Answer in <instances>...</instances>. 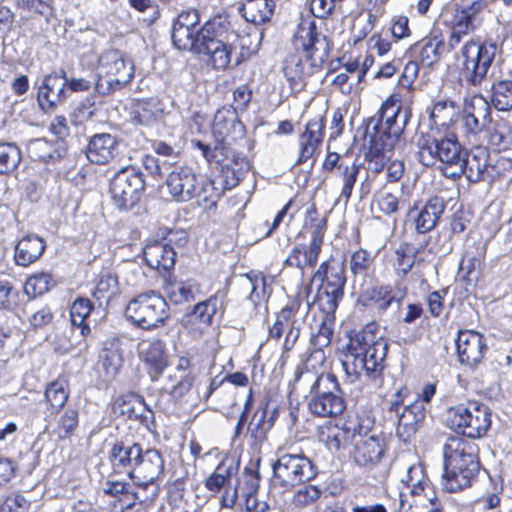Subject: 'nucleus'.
<instances>
[{"mask_svg":"<svg viewBox=\"0 0 512 512\" xmlns=\"http://www.w3.org/2000/svg\"><path fill=\"white\" fill-rule=\"evenodd\" d=\"M359 172L360 165L353 160L342 167L340 166V170L334 172V176L342 182L340 197L346 202H348L352 195Z\"/></svg>","mask_w":512,"mask_h":512,"instance_id":"a18cd8bd","label":"nucleus"},{"mask_svg":"<svg viewBox=\"0 0 512 512\" xmlns=\"http://www.w3.org/2000/svg\"><path fill=\"white\" fill-rule=\"evenodd\" d=\"M21 160L18 147L12 143H0V174L15 169Z\"/></svg>","mask_w":512,"mask_h":512,"instance_id":"0e129e2a","label":"nucleus"},{"mask_svg":"<svg viewBox=\"0 0 512 512\" xmlns=\"http://www.w3.org/2000/svg\"><path fill=\"white\" fill-rule=\"evenodd\" d=\"M53 286V280L48 273H38L30 276L24 286V291L32 297L40 296L50 290Z\"/></svg>","mask_w":512,"mask_h":512,"instance_id":"e2e57ef3","label":"nucleus"},{"mask_svg":"<svg viewBox=\"0 0 512 512\" xmlns=\"http://www.w3.org/2000/svg\"><path fill=\"white\" fill-rule=\"evenodd\" d=\"M18 9L39 15L49 21L54 14L53 0H14Z\"/></svg>","mask_w":512,"mask_h":512,"instance_id":"13d9d810","label":"nucleus"},{"mask_svg":"<svg viewBox=\"0 0 512 512\" xmlns=\"http://www.w3.org/2000/svg\"><path fill=\"white\" fill-rule=\"evenodd\" d=\"M491 102L499 111L512 109V81L500 80L492 84Z\"/></svg>","mask_w":512,"mask_h":512,"instance_id":"09e8293b","label":"nucleus"},{"mask_svg":"<svg viewBox=\"0 0 512 512\" xmlns=\"http://www.w3.org/2000/svg\"><path fill=\"white\" fill-rule=\"evenodd\" d=\"M60 141H49L46 138L32 139L27 143L28 156L33 161L54 162L63 157L66 147Z\"/></svg>","mask_w":512,"mask_h":512,"instance_id":"4c0bfd02","label":"nucleus"},{"mask_svg":"<svg viewBox=\"0 0 512 512\" xmlns=\"http://www.w3.org/2000/svg\"><path fill=\"white\" fill-rule=\"evenodd\" d=\"M66 85L64 70L45 75L37 91L39 107L46 112L63 104L69 96Z\"/></svg>","mask_w":512,"mask_h":512,"instance_id":"412c9836","label":"nucleus"},{"mask_svg":"<svg viewBox=\"0 0 512 512\" xmlns=\"http://www.w3.org/2000/svg\"><path fill=\"white\" fill-rule=\"evenodd\" d=\"M373 258L371 254L362 248L356 250L350 258L349 268L354 275H365L372 265Z\"/></svg>","mask_w":512,"mask_h":512,"instance_id":"338daca9","label":"nucleus"},{"mask_svg":"<svg viewBox=\"0 0 512 512\" xmlns=\"http://www.w3.org/2000/svg\"><path fill=\"white\" fill-rule=\"evenodd\" d=\"M69 396L68 384L65 379L58 378L52 381L45 390V398L51 407L62 409Z\"/></svg>","mask_w":512,"mask_h":512,"instance_id":"5fc2aeb1","label":"nucleus"},{"mask_svg":"<svg viewBox=\"0 0 512 512\" xmlns=\"http://www.w3.org/2000/svg\"><path fill=\"white\" fill-rule=\"evenodd\" d=\"M46 249L45 240L36 235L23 236L15 245L14 260L18 266L27 267L41 258Z\"/></svg>","mask_w":512,"mask_h":512,"instance_id":"2f4dec72","label":"nucleus"},{"mask_svg":"<svg viewBox=\"0 0 512 512\" xmlns=\"http://www.w3.org/2000/svg\"><path fill=\"white\" fill-rule=\"evenodd\" d=\"M446 422L449 428L471 439L483 437L491 426V412L488 406L469 401L450 407Z\"/></svg>","mask_w":512,"mask_h":512,"instance_id":"9d476101","label":"nucleus"},{"mask_svg":"<svg viewBox=\"0 0 512 512\" xmlns=\"http://www.w3.org/2000/svg\"><path fill=\"white\" fill-rule=\"evenodd\" d=\"M246 286L250 289L248 300L257 306L261 301L268 298L270 289L266 277L261 273H249L245 275Z\"/></svg>","mask_w":512,"mask_h":512,"instance_id":"49530a36","label":"nucleus"},{"mask_svg":"<svg viewBox=\"0 0 512 512\" xmlns=\"http://www.w3.org/2000/svg\"><path fill=\"white\" fill-rule=\"evenodd\" d=\"M236 468L233 463L222 461L215 469V471L206 478L205 487L212 493H218L221 489H225L230 485L231 478L235 473Z\"/></svg>","mask_w":512,"mask_h":512,"instance_id":"c03bdc74","label":"nucleus"},{"mask_svg":"<svg viewBox=\"0 0 512 512\" xmlns=\"http://www.w3.org/2000/svg\"><path fill=\"white\" fill-rule=\"evenodd\" d=\"M332 335L333 329L331 322L326 320L321 321L317 332L311 336V343L315 346V350L310 354V358L319 359L320 361L325 359L323 348L330 344Z\"/></svg>","mask_w":512,"mask_h":512,"instance_id":"864d4df0","label":"nucleus"},{"mask_svg":"<svg viewBox=\"0 0 512 512\" xmlns=\"http://www.w3.org/2000/svg\"><path fill=\"white\" fill-rule=\"evenodd\" d=\"M195 192L196 193L194 198L197 199L199 205H203L206 209H212L216 207V204L220 198V192L214 186L213 181L199 178Z\"/></svg>","mask_w":512,"mask_h":512,"instance_id":"6e6d98bb","label":"nucleus"},{"mask_svg":"<svg viewBox=\"0 0 512 512\" xmlns=\"http://www.w3.org/2000/svg\"><path fill=\"white\" fill-rule=\"evenodd\" d=\"M165 460L160 450L156 448H143L138 464L132 475L138 490L133 493L140 502L153 500L159 493L156 481L162 476Z\"/></svg>","mask_w":512,"mask_h":512,"instance_id":"ddd939ff","label":"nucleus"},{"mask_svg":"<svg viewBox=\"0 0 512 512\" xmlns=\"http://www.w3.org/2000/svg\"><path fill=\"white\" fill-rule=\"evenodd\" d=\"M199 178L191 166L174 167L166 179L169 194L177 202H188L194 199Z\"/></svg>","mask_w":512,"mask_h":512,"instance_id":"4be33fe9","label":"nucleus"},{"mask_svg":"<svg viewBox=\"0 0 512 512\" xmlns=\"http://www.w3.org/2000/svg\"><path fill=\"white\" fill-rule=\"evenodd\" d=\"M462 127L467 134L477 135L491 124V107L482 96H472L465 101L461 116Z\"/></svg>","mask_w":512,"mask_h":512,"instance_id":"5701e85b","label":"nucleus"},{"mask_svg":"<svg viewBox=\"0 0 512 512\" xmlns=\"http://www.w3.org/2000/svg\"><path fill=\"white\" fill-rule=\"evenodd\" d=\"M417 160L424 166H434L437 162L445 165V169L461 171L464 151L454 136L437 138L429 133H421L416 140Z\"/></svg>","mask_w":512,"mask_h":512,"instance_id":"6e6552de","label":"nucleus"},{"mask_svg":"<svg viewBox=\"0 0 512 512\" xmlns=\"http://www.w3.org/2000/svg\"><path fill=\"white\" fill-rule=\"evenodd\" d=\"M458 357L462 364L476 367L483 359L487 350L484 337L475 331H460L456 339Z\"/></svg>","mask_w":512,"mask_h":512,"instance_id":"a878e982","label":"nucleus"},{"mask_svg":"<svg viewBox=\"0 0 512 512\" xmlns=\"http://www.w3.org/2000/svg\"><path fill=\"white\" fill-rule=\"evenodd\" d=\"M486 7L482 0H474L467 5H462L455 10L448 22L449 38L447 46L454 50L462 39L474 33L481 25V13Z\"/></svg>","mask_w":512,"mask_h":512,"instance_id":"f3484780","label":"nucleus"},{"mask_svg":"<svg viewBox=\"0 0 512 512\" xmlns=\"http://www.w3.org/2000/svg\"><path fill=\"white\" fill-rule=\"evenodd\" d=\"M143 446L132 441H117L113 444L109 459L114 470H123L131 479L142 455Z\"/></svg>","mask_w":512,"mask_h":512,"instance_id":"bb28decb","label":"nucleus"},{"mask_svg":"<svg viewBox=\"0 0 512 512\" xmlns=\"http://www.w3.org/2000/svg\"><path fill=\"white\" fill-rule=\"evenodd\" d=\"M91 311L92 303L87 298L76 299L70 308V319L75 329L74 332L78 331L83 338H86L91 332L89 325L85 323ZM79 346H82L80 350H86L88 348L86 339H84L83 343L79 342Z\"/></svg>","mask_w":512,"mask_h":512,"instance_id":"79ce46f5","label":"nucleus"},{"mask_svg":"<svg viewBox=\"0 0 512 512\" xmlns=\"http://www.w3.org/2000/svg\"><path fill=\"white\" fill-rule=\"evenodd\" d=\"M273 481L285 489L308 482L317 475L313 462L303 454H283L272 464Z\"/></svg>","mask_w":512,"mask_h":512,"instance_id":"2eb2a0df","label":"nucleus"},{"mask_svg":"<svg viewBox=\"0 0 512 512\" xmlns=\"http://www.w3.org/2000/svg\"><path fill=\"white\" fill-rule=\"evenodd\" d=\"M117 140L108 133H100L92 136L88 142L86 155L90 162L107 164L115 157Z\"/></svg>","mask_w":512,"mask_h":512,"instance_id":"473e14b6","label":"nucleus"},{"mask_svg":"<svg viewBox=\"0 0 512 512\" xmlns=\"http://www.w3.org/2000/svg\"><path fill=\"white\" fill-rule=\"evenodd\" d=\"M295 53L286 57L283 72L288 81L298 84L313 74L328 59L330 46L317 31L314 21H301L293 37Z\"/></svg>","mask_w":512,"mask_h":512,"instance_id":"7ed1b4c3","label":"nucleus"},{"mask_svg":"<svg viewBox=\"0 0 512 512\" xmlns=\"http://www.w3.org/2000/svg\"><path fill=\"white\" fill-rule=\"evenodd\" d=\"M387 350V342L376 336L372 325L355 332L340 357L346 382L355 383L363 373L370 378H377L384 368Z\"/></svg>","mask_w":512,"mask_h":512,"instance_id":"f03ea898","label":"nucleus"},{"mask_svg":"<svg viewBox=\"0 0 512 512\" xmlns=\"http://www.w3.org/2000/svg\"><path fill=\"white\" fill-rule=\"evenodd\" d=\"M347 431H352L353 442L355 438H364L373 433H380L375 427L374 417L368 414L357 415L355 422L347 426Z\"/></svg>","mask_w":512,"mask_h":512,"instance_id":"69168bd1","label":"nucleus"},{"mask_svg":"<svg viewBox=\"0 0 512 512\" xmlns=\"http://www.w3.org/2000/svg\"><path fill=\"white\" fill-rule=\"evenodd\" d=\"M144 190V175L132 166L119 170L110 181L111 199L119 210L133 208L140 201Z\"/></svg>","mask_w":512,"mask_h":512,"instance_id":"4468645a","label":"nucleus"},{"mask_svg":"<svg viewBox=\"0 0 512 512\" xmlns=\"http://www.w3.org/2000/svg\"><path fill=\"white\" fill-rule=\"evenodd\" d=\"M478 446L462 437H449L443 447L444 474L443 489L457 492L470 487L480 470Z\"/></svg>","mask_w":512,"mask_h":512,"instance_id":"20e7f679","label":"nucleus"},{"mask_svg":"<svg viewBox=\"0 0 512 512\" xmlns=\"http://www.w3.org/2000/svg\"><path fill=\"white\" fill-rule=\"evenodd\" d=\"M353 459L359 466L373 468L385 456L388 445L383 433H373L369 437L355 438Z\"/></svg>","mask_w":512,"mask_h":512,"instance_id":"aec40b11","label":"nucleus"},{"mask_svg":"<svg viewBox=\"0 0 512 512\" xmlns=\"http://www.w3.org/2000/svg\"><path fill=\"white\" fill-rule=\"evenodd\" d=\"M295 382L308 389V408L319 417H335L345 409L343 398L336 392L340 391L339 383L334 374L297 369Z\"/></svg>","mask_w":512,"mask_h":512,"instance_id":"39448f33","label":"nucleus"},{"mask_svg":"<svg viewBox=\"0 0 512 512\" xmlns=\"http://www.w3.org/2000/svg\"><path fill=\"white\" fill-rule=\"evenodd\" d=\"M125 314L135 326L151 330L165 324L169 318V306L160 294L151 290L130 300Z\"/></svg>","mask_w":512,"mask_h":512,"instance_id":"f8f14e48","label":"nucleus"},{"mask_svg":"<svg viewBox=\"0 0 512 512\" xmlns=\"http://www.w3.org/2000/svg\"><path fill=\"white\" fill-rule=\"evenodd\" d=\"M313 280L320 281L317 292V304L326 314L334 313L344 297L346 284L344 260L330 258L320 264L313 275Z\"/></svg>","mask_w":512,"mask_h":512,"instance_id":"1a4fd4ad","label":"nucleus"},{"mask_svg":"<svg viewBox=\"0 0 512 512\" xmlns=\"http://www.w3.org/2000/svg\"><path fill=\"white\" fill-rule=\"evenodd\" d=\"M309 312V305H303L299 300H294L281 309L276 315L274 324L269 329V337L278 340L282 337V327L290 325L283 342L284 351H291L299 336L304 324L305 317Z\"/></svg>","mask_w":512,"mask_h":512,"instance_id":"dca6fc26","label":"nucleus"},{"mask_svg":"<svg viewBox=\"0 0 512 512\" xmlns=\"http://www.w3.org/2000/svg\"><path fill=\"white\" fill-rule=\"evenodd\" d=\"M459 115V108L452 100L437 101L431 111L434 123L440 126H449Z\"/></svg>","mask_w":512,"mask_h":512,"instance_id":"de8ad7c7","label":"nucleus"},{"mask_svg":"<svg viewBox=\"0 0 512 512\" xmlns=\"http://www.w3.org/2000/svg\"><path fill=\"white\" fill-rule=\"evenodd\" d=\"M407 294L408 288L401 282L381 284L363 291L358 302L365 307L374 306L379 313H385L393 306L399 308Z\"/></svg>","mask_w":512,"mask_h":512,"instance_id":"6ab92c4d","label":"nucleus"},{"mask_svg":"<svg viewBox=\"0 0 512 512\" xmlns=\"http://www.w3.org/2000/svg\"><path fill=\"white\" fill-rule=\"evenodd\" d=\"M426 415L423 401H414L406 405L398 414L397 436L407 442L417 432Z\"/></svg>","mask_w":512,"mask_h":512,"instance_id":"7c9ffc66","label":"nucleus"},{"mask_svg":"<svg viewBox=\"0 0 512 512\" xmlns=\"http://www.w3.org/2000/svg\"><path fill=\"white\" fill-rule=\"evenodd\" d=\"M244 126L239 121L235 110L221 109L214 116L213 134L215 138L227 140L233 135H243Z\"/></svg>","mask_w":512,"mask_h":512,"instance_id":"a19ab883","label":"nucleus"},{"mask_svg":"<svg viewBox=\"0 0 512 512\" xmlns=\"http://www.w3.org/2000/svg\"><path fill=\"white\" fill-rule=\"evenodd\" d=\"M159 103L155 99L140 100L133 108V119L139 124L148 125L155 120L159 109Z\"/></svg>","mask_w":512,"mask_h":512,"instance_id":"bf43d9fd","label":"nucleus"},{"mask_svg":"<svg viewBox=\"0 0 512 512\" xmlns=\"http://www.w3.org/2000/svg\"><path fill=\"white\" fill-rule=\"evenodd\" d=\"M445 208L446 203L443 198L438 196L430 198L419 210L415 218L416 231L419 234H424L434 229Z\"/></svg>","mask_w":512,"mask_h":512,"instance_id":"c9c22d12","label":"nucleus"},{"mask_svg":"<svg viewBox=\"0 0 512 512\" xmlns=\"http://www.w3.org/2000/svg\"><path fill=\"white\" fill-rule=\"evenodd\" d=\"M100 362L107 380H113L123 366V348L119 338H112L104 343Z\"/></svg>","mask_w":512,"mask_h":512,"instance_id":"e433bc0d","label":"nucleus"},{"mask_svg":"<svg viewBox=\"0 0 512 512\" xmlns=\"http://www.w3.org/2000/svg\"><path fill=\"white\" fill-rule=\"evenodd\" d=\"M224 313L223 301L218 294L199 301L184 315L183 326L193 338H201L213 324V318Z\"/></svg>","mask_w":512,"mask_h":512,"instance_id":"a211bd4d","label":"nucleus"},{"mask_svg":"<svg viewBox=\"0 0 512 512\" xmlns=\"http://www.w3.org/2000/svg\"><path fill=\"white\" fill-rule=\"evenodd\" d=\"M417 250L409 243H401L395 250L394 267L397 275H407L415 264Z\"/></svg>","mask_w":512,"mask_h":512,"instance_id":"3c124183","label":"nucleus"},{"mask_svg":"<svg viewBox=\"0 0 512 512\" xmlns=\"http://www.w3.org/2000/svg\"><path fill=\"white\" fill-rule=\"evenodd\" d=\"M275 8L274 0H244L239 10L247 22L263 25L271 21Z\"/></svg>","mask_w":512,"mask_h":512,"instance_id":"ea45409f","label":"nucleus"},{"mask_svg":"<svg viewBox=\"0 0 512 512\" xmlns=\"http://www.w3.org/2000/svg\"><path fill=\"white\" fill-rule=\"evenodd\" d=\"M196 9L178 14L172 27V41L179 50L197 54L215 70H225L232 61L234 42L243 40L233 29L227 15H216L199 28Z\"/></svg>","mask_w":512,"mask_h":512,"instance_id":"f257e3e1","label":"nucleus"},{"mask_svg":"<svg viewBox=\"0 0 512 512\" xmlns=\"http://www.w3.org/2000/svg\"><path fill=\"white\" fill-rule=\"evenodd\" d=\"M445 50V43L439 36L426 37L411 46L414 58L424 67H431L440 61Z\"/></svg>","mask_w":512,"mask_h":512,"instance_id":"72a5a7b5","label":"nucleus"},{"mask_svg":"<svg viewBox=\"0 0 512 512\" xmlns=\"http://www.w3.org/2000/svg\"><path fill=\"white\" fill-rule=\"evenodd\" d=\"M322 494L323 490L316 485L303 486L293 494L290 505L297 510L307 508L317 502Z\"/></svg>","mask_w":512,"mask_h":512,"instance_id":"4d7b16f0","label":"nucleus"},{"mask_svg":"<svg viewBox=\"0 0 512 512\" xmlns=\"http://www.w3.org/2000/svg\"><path fill=\"white\" fill-rule=\"evenodd\" d=\"M409 118L410 113L402 109L399 96L390 95L370 119V125L374 123L375 144H380L377 149L391 152L399 142Z\"/></svg>","mask_w":512,"mask_h":512,"instance_id":"0eeeda50","label":"nucleus"},{"mask_svg":"<svg viewBox=\"0 0 512 512\" xmlns=\"http://www.w3.org/2000/svg\"><path fill=\"white\" fill-rule=\"evenodd\" d=\"M402 482L410 490L412 495H419L428 487V479L425 476L424 469L420 465H412L409 467Z\"/></svg>","mask_w":512,"mask_h":512,"instance_id":"052dcab7","label":"nucleus"},{"mask_svg":"<svg viewBox=\"0 0 512 512\" xmlns=\"http://www.w3.org/2000/svg\"><path fill=\"white\" fill-rule=\"evenodd\" d=\"M134 76V65L124 53L111 49L102 53L98 61L96 91L101 95L122 89Z\"/></svg>","mask_w":512,"mask_h":512,"instance_id":"9b49d317","label":"nucleus"},{"mask_svg":"<svg viewBox=\"0 0 512 512\" xmlns=\"http://www.w3.org/2000/svg\"><path fill=\"white\" fill-rule=\"evenodd\" d=\"M501 48L492 39H470L460 48L457 60L465 81L479 87L489 76Z\"/></svg>","mask_w":512,"mask_h":512,"instance_id":"423d86ee","label":"nucleus"},{"mask_svg":"<svg viewBox=\"0 0 512 512\" xmlns=\"http://www.w3.org/2000/svg\"><path fill=\"white\" fill-rule=\"evenodd\" d=\"M140 355L149 367L152 381H157L168 366L165 343L159 339L143 341L140 344Z\"/></svg>","mask_w":512,"mask_h":512,"instance_id":"c85d7f7f","label":"nucleus"},{"mask_svg":"<svg viewBox=\"0 0 512 512\" xmlns=\"http://www.w3.org/2000/svg\"><path fill=\"white\" fill-rule=\"evenodd\" d=\"M278 416L276 408H271L268 403L260 406L253 414L247 428V433L256 443H262L268 431L274 425Z\"/></svg>","mask_w":512,"mask_h":512,"instance_id":"f704fd0d","label":"nucleus"},{"mask_svg":"<svg viewBox=\"0 0 512 512\" xmlns=\"http://www.w3.org/2000/svg\"><path fill=\"white\" fill-rule=\"evenodd\" d=\"M487 131L489 144L495 149L506 150L512 145V126L505 119H491Z\"/></svg>","mask_w":512,"mask_h":512,"instance_id":"37998d69","label":"nucleus"},{"mask_svg":"<svg viewBox=\"0 0 512 512\" xmlns=\"http://www.w3.org/2000/svg\"><path fill=\"white\" fill-rule=\"evenodd\" d=\"M152 147L163 165H175L181 158V150L164 141H155Z\"/></svg>","mask_w":512,"mask_h":512,"instance_id":"774afa93","label":"nucleus"},{"mask_svg":"<svg viewBox=\"0 0 512 512\" xmlns=\"http://www.w3.org/2000/svg\"><path fill=\"white\" fill-rule=\"evenodd\" d=\"M167 298L176 305L194 301L201 294L200 284L193 279L170 280L164 286Z\"/></svg>","mask_w":512,"mask_h":512,"instance_id":"58836bf2","label":"nucleus"},{"mask_svg":"<svg viewBox=\"0 0 512 512\" xmlns=\"http://www.w3.org/2000/svg\"><path fill=\"white\" fill-rule=\"evenodd\" d=\"M78 423V410L74 408H67L57 416L54 432L59 439H67L75 432L78 427Z\"/></svg>","mask_w":512,"mask_h":512,"instance_id":"8fccbe9b","label":"nucleus"},{"mask_svg":"<svg viewBox=\"0 0 512 512\" xmlns=\"http://www.w3.org/2000/svg\"><path fill=\"white\" fill-rule=\"evenodd\" d=\"M167 379L169 382L162 389L176 400L185 396L191 390L194 383V376L191 374L181 376L178 380L175 376L169 375Z\"/></svg>","mask_w":512,"mask_h":512,"instance_id":"680f3d73","label":"nucleus"},{"mask_svg":"<svg viewBox=\"0 0 512 512\" xmlns=\"http://www.w3.org/2000/svg\"><path fill=\"white\" fill-rule=\"evenodd\" d=\"M173 235L174 233L170 232L168 241H154L144 247V259L149 267L159 271H169L174 268L177 252L171 246Z\"/></svg>","mask_w":512,"mask_h":512,"instance_id":"cd10ccee","label":"nucleus"},{"mask_svg":"<svg viewBox=\"0 0 512 512\" xmlns=\"http://www.w3.org/2000/svg\"><path fill=\"white\" fill-rule=\"evenodd\" d=\"M490 154L485 147H474L469 153H464L461 161V171L452 170L449 175L459 177L465 174L472 183L488 181Z\"/></svg>","mask_w":512,"mask_h":512,"instance_id":"393cba45","label":"nucleus"},{"mask_svg":"<svg viewBox=\"0 0 512 512\" xmlns=\"http://www.w3.org/2000/svg\"><path fill=\"white\" fill-rule=\"evenodd\" d=\"M321 229L316 228L313 232V239L310 240L308 248L304 245L294 246L284 261L285 265L304 270L305 267L316 265L322 250Z\"/></svg>","mask_w":512,"mask_h":512,"instance_id":"c756f323","label":"nucleus"},{"mask_svg":"<svg viewBox=\"0 0 512 512\" xmlns=\"http://www.w3.org/2000/svg\"><path fill=\"white\" fill-rule=\"evenodd\" d=\"M325 133V119L318 115L309 120L299 135V155L296 163L302 164L319 154Z\"/></svg>","mask_w":512,"mask_h":512,"instance_id":"b1692460","label":"nucleus"},{"mask_svg":"<svg viewBox=\"0 0 512 512\" xmlns=\"http://www.w3.org/2000/svg\"><path fill=\"white\" fill-rule=\"evenodd\" d=\"M118 293V279L112 274H104L100 276L96 283L92 296L99 302L108 304L111 298Z\"/></svg>","mask_w":512,"mask_h":512,"instance_id":"603ef678","label":"nucleus"}]
</instances>
